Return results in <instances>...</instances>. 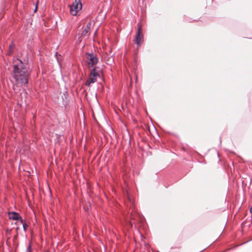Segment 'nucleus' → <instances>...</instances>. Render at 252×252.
Here are the masks:
<instances>
[{"label": "nucleus", "instance_id": "1", "mask_svg": "<svg viewBox=\"0 0 252 252\" xmlns=\"http://www.w3.org/2000/svg\"><path fill=\"white\" fill-rule=\"evenodd\" d=\"M13 76L15 81L22 86L28 84L30 73L25 64L21 60L16 59L13 61Z\"/></svg>", "mask_w": 252, "mask_h": 252}, {"label": "nucleus", "instance_id": "13", "mask_svg": "<svg viewBox=\"0 0 252 252\" xmlns=\"http://www.w3.org/2000/svg\"><path fill=\"white\" fill-rule=\"evenodd\" d=\"M130 217H131V219H133V220H134V219H135V217H134V215H133V214H132V213H131V216H130Z\"/></svg>", "mask_w": 252, "mask_h": 252}, {"label": "nucleus", "instance_id": "7", "mask_svg": "<svg viewBox=\"0 0 252 252\" xmlns=\"http://www.w3.org/2000/svg\"><path fill=\"white\" fill-rule=\"evenodd\" d=\"M91 27V22H90L87 24L86 27L84 29H83V28L82 29V32L81 33V36H86L90 32Z\"/></svg>", "mask_w": 252, "mask_h": 252}, {"label": "nucleus", "instance_id": "12", "mask_svg": "<svg viewBox=\"0 0 252 252\" xmlns=\"http://www.w3.org/2000/svg\"><path fill=\"white\" fill-rule=\"evenodd\" d=\"M38 3V1H37V3H36V5H35V9H34V12H35L37 10V9Z\"/></svg>", "mask_w": 252, "mask_h": 252}, {"label": "nucleus", "instance_id": "3", "mask_svg": "<svg viewBox=\"0 0 252 252\" xmlns=\"http://www.w3.org/2000/svg\"><path fill=\"white\" fill-rule=\"evenodd\" d=\"M82 5L81 0H74L72 4L69 5V11L71 15H77L78 12L81 10Z\"/></svg>", "mask_w": 252, "mask_h": 252}, {"label": "nucleus", "instance_id": "10", "mask_svg": "<svg viewBox=\"0 0 252 252\" xmlns=\"http://www.w3.org/2000/svg\"><path fill=\"white\" fill-rule=\"evenodd\" d=\"M27 227H28V225L27 224V223H25V224H24L23 225V229L25 231H26V228Z\"/></svg>", "mask_w": 252, "mask_h": 252}, {"label": "nucleus", "instance_id": "2", "mask_svg": "<svg viewBox=\"0 0 252 252\" xmlns=\"http://www.w3.org/2000/svg\"><path fill=\"white\" fill-rule=\"evenodd\" d=\"M85 57L88 66L89 68L93 67L98 62V59L96 55L94 53H86Z\"/></svg>", "mask_w": 252, "mask_h": 252}, {"label": "nucleus", "instance_id": "9", "mask_svg": "<svg viewBox=\"0 0 252 252\" xmlns=\"http://www.w3.org/2000/svg\"><path fill=\"white\" fill-rule=\"evenodd\" d=\"M19 220H20V221L22 223V225H23L24 224L26 223V221L22 219L21 217V219H19Z\"/></svg>", "mask_w": 252, "mask_h": 252}, {"label": "nucleus", "instance_id": "6", "mask_svg": "<svg viewBox=\"0 0 252 252\" xmlns=\"http://www.w3.org/2000/svg\"><path fill=\"white\" fill-rule=\"evenodd\" d=\"M8 216L10 220H18L21 219V215L19 213L15 212H9L8 213Z\"/></svg>", "mask_w": 252, "mask_h": 252}, {"label": "nucleus", "instance_id": "11", "mask_svg": "<svg viewBox=\"0 0 252 252\" xmlns=\"http://www.w3.org/2000/svg\"><path fill=\"white\" fill-rule=\"evenodd\" d=\"M13 48H14V45L13 44H11V45H9V49L10 50H12Z\"/></svg>", "mask_w": 252, "mask_h": 252}, {"label": "nucleus", "instance_id": "5", "mask_svg": "<svg viewBox=\"0 0 252 252\" xmlns=\"http://www.w3.org/2000/svg\"><path fill=\"white\" fill-rule=\"evenodd\" d=\"M138 29L135 37L134 39V43L138 46H139L143 40V36L141 32L142 26L140 24H138Z\"/></svg>", "mask_w": 252, "mask_h": 252}, {"label": "nucleus", "instance_id": "14", "mask_svg": "<svg viewBox=\"0 0 252 252\" xmlns=\"http://www.w3.org/2000/svg\"><path fill=\"white\" fill-rule=\"evenodd\" d=\"M250 212H251V213H252V207L250 209Z\"/></svg>", "mask_w": 252, "mask_h": 252}, {"label": "nucleus", "instance_id": "8", "mask_svg": "<svg viewBox=\"0 0 252 252\" xmlns=\"http://www.w3.org/2000/svg\"><path fill=\"white\" fill-rule=\"evenodd\" d=\"M32 251V250H31V245L30 244L28 247L27 248V249H26V252H31Z\"/></svg>", "mask_w": 252, "mask_h": 252}, {"label": "nucleus", "instance_id": "4", "mask_svg": "<svg viewBox=\"0 0 252 252\" xmlns=\"http://www.w3.org/2000/svg\"><path fill=\"white\" fill-rule=\"evenodd\" d=\"M99 76L98 73L96 71V67L93 68L91 70L89 78L86 80L85 85L88 87H90L91 84L96 82Z\"/></svg>", "mask_w": 252, "mask_h": 252}]
</instances>
